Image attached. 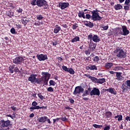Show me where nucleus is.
Wrapping results in <instances>:
<instances>
[{"label":"nucleus","instance_id":"obj_13","mask_svg":"<svg viewBox=\"0 0 130 130\" xmlns=\"http://www.w3.org/2000/svg\"><path fill=\"white\" fill-rule=\"evenodd\" d=\"M36 77H37V74H31L30 77H28V81L32 83H36V80L37 79Z\"/></svg>","mask_w":130,"mask_h":130},{"label":"nucleus","instance_id":"obj_56","mask_svg":"<svg viewBox=\"0 0 130 130\" xmlns=\"http://www.w3.org/2000/svg\"><path fill=\"white\" fill-rule=\"evenodd\" d=\"M124 10H125V11H128V10H129V6H125L124 7Z\"/></svg>","mask_w":130,"mask_h":130},{"label":"nucleus","instance_id":"obj_24","mask_svg":"<svg viewBox=\"0 0 130 130\" xmlns=\"http://www.w3.org/2000/svg\"><path fill=\"white\" fill-rule=\"evenodd\" d=\"M112 66H113L112 62H108L105 64V68L107 69H111Z\"/></svg>","mask_w":130,"mask_h":130},{"label":"nucleus","instance_id":"obj_41","mask_svg":"<svg viewBox=\"0 0 130 130\" xmlns=\"http://www.w3.org/2000/svg\"><path fill=\"white\" fill-rule=\"evenodd\" d=\"M37 95H38L39 98H40V99L41 100H43V99H44V96H43V95H42V94H41V92H39V93H38Z\"/></svg>","mask_w":130,"mask_h":130},{"label":"nucleus","instance_id":"obj_64","mask_svg":"<svg viewBox=\"0 0 130 130\" xmlns=\"http://www.w3.org/2000/svg\"><path fill=\"white\" fill-rule=\"evenodd\" d=\"M108 36H111L112 35V33L111 32V30H110L108 33H107Z\"/></svg>","mask_w":130,"mask_h":130},{"label":"nucleus","instance_id":"obj_8","mask_svg":"<svg viewBox=\"0 0 130 130\" xmlns=\"http://www.w3.org/2000/svg\"><path fill=\"white\" fill-rule=\"evenodd\" d=\"M24 61V58L22 56H17L13 59V62L15 64H21Z\"/></svg>","mask_w":130,"mask_h":130},{"label":"nucleus","instance_id":"obj_2","mask_svg":"<svg viewBox=\"0 0 130 130\" xmlns=\"http://www.w3.org/2000/svg\"><path fill=\"white\" fill-rule=\"evenodd\" d=\"M92 16L89 14H87L85 15L86 19H92V21H101L102 20V17L99 15V14L98 13V10H93L92 11H91Z\"/></svg>","mask_w":130,"mask_h":130},{"label":"nucleus","instance_id":"obj_12","mask_svg":"<svg viewBox=\"0 0 130 130\" xmlns=\"http://www.w3.org/2000/svg\"><path fill=\"white\" fill-rule=\"evenodd\" d=\"M122 33L121 35H123L124 36H126V35H128L129 34V30L127 29V27L124 25L122 26Z\"/></svg>","mask_w":130,"mask_h":130},{"label":"nucleus","instance_id":"obj_23","mask_svg":"<svg viewBox=\"0 0 130 130\" xmlns=\"http://www.w3.org/2000/svg\"><path fill=\"white\" fill-rule=\"evenodd\" d=\"M114 8L115 11H119V10H121L122 9V6L119 4H118L114 5Z\"/></svg>","mask_w":130,"mask_h":130},{"label":"nucleus","instance_id":"obj_48","mask_svg":"<svg viewBox=\"0 0 130 130\" xmlns=\"http://www.w3.org/2000/svg\"><path fill=\"white\" fill-rule=\"evenodd\" d=\"M47 90L48 92H52L54 91L53 88L51 87H49V88H47Z\"/></svg>","mask_w":130,"mask_h":130},{"label":"nucleus","instance_id":"obj_43","mask_svg":"<svg viewBox=\"0 0 130 130\" xmlns=\"http://www.w3.org/2000/svg\"><path fill=\"white\" fill-rule=\"evenodd\" d=\"M121 70H122V67H116L114 68V71H120Z\"/></svg>","mask_w":130,"mask_h":130},{"label":"nucleus","instance_id":"obj_47","mask_svg":"<svg viewBox=\"0 0 130 130\" xmlns=\"http://www.w3.org/2000/svg\"><path fill=\"white\" fill-rule=\"evenodd\" d=\"M62 69L65 72H68L69 70V68H68V67H67V66H62Z\"/></svg>","mask_w":130,"mask_h":130},{"label":"nucleus","instance_id":"obj_46","mask_svg":"<svg viewBox=\"0 0 130 130\" xmlns=\"http://www.w3.org/2000/svg\"><path fill=\"white\" fill-rule=\"evenodd\" d=\"M13 11L10 10L9 11H7V16H8V17H12V16H13V15H12V13L11 12H12Z\"/></svg>","mask_w":130,"mask_h":130},{"label":"nucleus","instance_id":"obj_19","mask_svg":"<svg viewBox=\"0 0 130 130\" xmlns=\"http://www.w3.org/2000/svg\"><path fill=\"white\" fill-rule=\"evenodd\" d=\"M121 88L122 89L123 93H124V92H125V91H128V90H129V88L126 84H125H125L123 83L121 85Z\"/></svg>","mask_w":130,"mask_h":130},{"label":"nucleus","instance_id":"obj_16","mask_svg":"<svg viewBox=\"0 0 130 130\" xmlns=\"http://www.w3.org/2000/svg\"><path fill=\"white\" fill-rule=\"evenodd\" d=\"M122 33V29L121 28L119 27H116L114 30V36H118L119 34L121 35Z\"/></svg>","mask_w":130,"mask_h":130},{"label":"nucleus","instance_id":"obj_7","mask_svg":"<svg viewBox=\"0 0 130 130\" xmlns=\"http://www.w3.org/2000/svg\"><path fill=\"white\" fill-rule=\"evenodd\" d=\"M37 6L40 8H41V7H48V4L45 0H37Z\"/></svg>","mask_w":130,"mask_h":130},{"label":"nucleus","instance_id":"obj_27","mask_svg":"<svg viewBox=\"0 0 130 130\" xmlns=\"http://www.w3.org/2000/svg\"><path fill=\"white\" fill-rule=\"evenodd\" d=\"M78 17L79 18H83V19H85L86 17L85 16V13H84V12H81L79 11L78 13Z\"/></svg>","mask_w":130,"mask_h":130},{"label":"nucleus","instance_id":"obj_32","mask_svg":"<svg viewBox=\"0 0 130 130\" xmlns=\"http://www.w3.org/2000/svg\"><path fill=\"white\" fill-rule=\"evenodd\" d=\"M67 73H70L71 75H74V74H75V71H74V69H73V68H69L68 71H67Z\"/></svg>","mask_w":130,"mask_h":130},{"label":"nucleus","instance_id":"obj_57","mask_svg":"<svg viewBox=\"0 0 130 130\" xmlns=\"http://www.w3.org/2000/svg\"><path fill=\"white\" fill-rule=\"evenodd\" d=\"M11 108L12 110H13V111H16V110H17V108L15 106H12L11 107Z\"/></svg>","mask_w":130,"mask_h":130},{"label":"nucleus","instance_id":"obj_34","mask_svg":"<svg viewBox=\"0 0 130 130\" xmlns=\"http://www.w3.org/2000/svg\"><path fill=\"white\" fill-rule=\"evenodd\" d=\"M36 18H37V20H42L43 19V18H44L43 16H42V15L41 14H38L36 16Z\"/></svg>","mask_w":130,"mask_h":130},{"label":"nucleus","instance_id":"obj_18","mask_svg":"<svg viewBox=\"0 0 130 130\" xmlns=\"http://www.w3.org/2000/svg\"><path fill=\"white\" fill-rule=\"evenodd\" d=\"M86 69L88 70H90V71H97V70H98L97 66L95 64H90L86 67Z\"/></svg>","mask_w":130,"mask_h":130},{"label":"nucleus","instance_id":"obj_11","mask_svg":"<svg viewBox=\"0 0 130 130\" xmlns=\"http://www.w3.org/2000/svg\"><path fill=\"white\" fill-rule=\"evenodd\" d=\"M36 57L39 59L40 61L46 60L48 59L47 55H44L43 54H37Z\"/></svg>","mask_w":130,"mask_h":130},{"label":"nucleus","instance_id":"obj_22","mask_svg":"<svg viewBox=\"0 0 130 130\" xmlns=\"http://www.w3.org/2000/svg\"><path fill=\"white\" fill-rule=\"evenodd\" d=\"M116 77L117 78V80L118 81H121L122 80V73L121 72H116Z\"/></svg>","mask_w":130,"mask_h":130},{"label":"nucleus","instance_id":"obj_45","mask_svg":"<svg viewBox=\"0 0 130 130\" xmlns=\"http://www.w3.org/2000/svg\"><path fill=\"white\" fill-rule=\"evenodd\" d=\"M79 26H78V24L77 23H75L72 25V29H73V30H76V29H77V28Z\"/></svg>","mask_w":130,"mask_h":130},{"label":"nucleus","instance_id":"obj_40","mask_svg":"<svg viewBox=\"0 0 130 130\" xmlns=\"http://www.w3.org/2000/svg\"><path fill=\"white\" fill-rule=\"evenodd\" d=\"M101 28H102L104 30H108V28H109V26L108 25L104 26V25H102L101 26Z\"/></svg>","mask_w":130,"mask_h":130},{"label":"nucleus","instance_id":"obj_4","mask_svg":"<svg viewBox=\"0 0 130 130\" xmlns=\"http://www.w3.org/2000/svg\"><path fill=\"white\" fill-rule=\"evenodd\" d=\"M88 40H90V42H100V38L97 35H92V34H89L87 37Z\"/></svg>","mask_w":130,"mask_h":130},{"label":"nucleus","instance_id":"obj_50","mask_svg":"<svg viewBox=\"0 0 130 130\" xmlns=\"http://www.w3.org/2000/svg\"><path fill=\"white\" fill-rule=\"evenodd\" d=\"M10 32L12 34H16V29L14 28H12L10 30Z\"/></svg>","mask_w":130,"mask_h":130},{"label":"nucleus","instance_id":"obj_30","mask_svg":"<svg viewBox=\"0 0 130 130\" xmlns=\"http://www.w3.org/2000/svg\"><path fill=\"white\" fill-rule=\"evenodd\" d=\"M105 82H106V80L105 79V78H101L99 79L98 81V84H104V83H105Z\"/></svg>","mask_w":130,"mask_h":130},{"label":"nucleus","instance_id":"obj_51","mask_svg":"<svg viewBox=\"0 0 130 130\" xmlns=\"http://www.w3.org/2000/svg\"><path fill=\"white\" fill-rule=\"evenodd\" d=\"M125 85H127V86H128V87L130 88V80L126 81Z\"/></svg>","mask_w":130,"mask_h":130},{"label":"nucleus","instance_id":"obj_21","mask_svg":"<svg viewBox=\"0 0 130 130\" xmlns=\"http://www.w3.org/2000/svg\"><path fill=\"white\" fill-rule=\"evenodd\" d=\"M46 119H47V116H44L39 117L38 119V121L39 122H42V123H44L46 121Z\"/></svg>","mask_w":130,"mask_h":130},{"label":"nucleus","instance_id":"obj_52","mask_svg":"<svg viewBox=\"0 0 130 130\" xmlns=\"http://www.w3.org/2000/svg\"><path fill=\"white\" fill-rule=\"evenodd\" d=\"M60 119L61 120H62V121H66L68 120V119L66 117H62L60 118Z\"/></svg>","mask_w":130,"mask_h":130},{"label":"nucleus","instance_id":"obj_28","mask_svg":"<svg viewBox=\"0 0 130 130\" xmlns=\"http://www.w3.org/2000/svg\"><path fill=\"white\" fill-rule=\"evenodd\" d=\"M112 116V113L110 111H108L105 113V117L106 118H110Z\"/></svg>","mask_w":130,"mask_h":130},{"label":"nucleus","instance_id":"obj_59","mask_svg":"<svg viewBox=\"0 0 130 130\" xmlns=\"http://www.w3.org/2000/svg\"><path fill=\"white\" fill-rule=\"evenodd\" d=\"M35 26H39L41 25V22L40 21H38V22H35Z\"/></svg>","mask_w":130,"mask_h":130},{"label":"nucleus","instance_id":"obj_37","mask_svg":"<svg viewBox=\"0 0 130 130\" xmlns=\"http://www.w3.org/2000/svg\"><path fill=\"white\" fill-rule=\"evenodd\" d=\"M56 83L54 82L53 80H51L49 81V86H55Z\"/></svg>","mask_w":130,"mask_h":130},{"label":"nucleus","instance_id":"obj_31","mask_svg":"<svg viewBox=\"0 0 130 130\" xmlns=\"http://www.w3.org/2000/svg\"><path fill=\"white\" fill-rule=\"evenodd\" d=\"M115 118H118V121H121L122 120V115H117L115 116Z\"/></svg>","mask_w":130,"mask_h":130},{"label":"nucleus","instance_id":"obj_58","mask_svg":"<svg viewBox=\"0 0 130 130\" xmlns=\"http://www.w3.org/2000/svg\"><path fill=\"white\" fill-rule=\"evenodd\" d=\"M69 100L70 103H72V104L75 103V101L74 100V99H69Z\"/></svg>","mask_w":130,"mask_h":130},{"label":"nucleus","instance_id":"obj_33","mask_svg":"<svg viewBox=\"0 0 130 130\" xmlns=\"http://www.w3.org/2000/svg\"><path fill=\"white\" fill-rule=\"evenodd\" d=\"M92 126H93V127H95V128H101L102 127H103V125H98L97 124H93L92 125Z\"/></svg>","mask_w":130,"mask_h":130},{"label":"nucleus","instance_id":"obj_49","mask_svg":"<svg viewBox=\"0 0 130 130\" xmlns=\"http://www.w3.org/2000/svg\"><path fill=\"white\" fill-rule=\"evenodd\" d=\"M14 72H15V73H20V70H19L18 67H14Z\"/></svg>","mask_w":130,"mask_h":130},{"label":"nucleus","instance_id":"obj_29","mask_svg":"<svg viewBox=\"0 0 130 130\" xmlns=\"http://www.w3.org/2000/svg\"><path fill=\"white\" fill-rule=\"evenodd\" d=\"M77 41H80V37L78 36L75 37L71 40V42H72V43L77 42Z\"/></svg>","mask_w":130,"mask_h":130},{"label":"nucleus","instance_id":"obj_6","mask_svg":"<svg viewBox=\"0 0 130 130\" xmlns=\"http://www.w3.org/2000/svg\"><path fill=\"white\" fill-rule=\"evenodd\" d=\"M9 126H12L11 120H7L5 121L4 119L1 120L0 127H1V128H3V127H9Z\"/></svg>","mask_w":130,"mask_h":130},{"label":"nucleus","instance_id":"obj_63","mask_svg":"<svg viewBox=\"0 0 130 130\" xmlns=\"http://www.w3.org/2000/svg\"><path fill=\"white\" fill-rule=\"evenodd\" d=\"M130 3V0H125V5H128V4Z\"/></svg>","mask_w":130,"mask_h":130},{"label":"nucleus","instance_id":"obj_61","mask_svg":"<svg viewBox=\"0 0 130 130\" xmlns=\"http://www.w3.org/2000/svg\"><path fill=\"white\" fill-rule=\"evenodd\" d=\"M16 11L18 13H22V12H23V9L19 8L18 10L17 9Z\"/></svg>","mask_w":130,"mask_h":130},{"label":"nucleus","instance_id":"obj_44","mask_svg":"<svg viewBox=\"0 0 130 130\" xmlns=\"http://www.w3.org/2000/svg\"><path fill=\"white\" fill-rule=\"evenodd\" d=\"M37 108H39V107L31 106V107L29 108V110H30V111L32 112L34 110H35V109H37Z\"/></svg>","mask_w":130,"mask_h":130},{"label":"nucleus","instance_id":"obj_54","mask_svg":"<svg viewBox=\"0 0 130 130\" xmlns=\"http://www.w3.org/2000/svg\"><path fill=\"white\" fill-rule=\"evenodd\" d=\"M91 52H92V51H90V50H89V51L86 50V51H85V54H86V55H90Z\"/></svg>","mask_w":130,"mask_h":130},{"label":"nucleus","instance_id":"obj_14","mask_svg":"<svg viewBox=\"0 0 130 130\" xmlns=\"http://www.w3.org/2000/svg\"><path fill=\"white\" fill-rule=\"evenodd\" d=\"M97 46V44L93 42H90V44L88 48L90 51H93L96 49V47Z\"/></svg>","mask_w":130,"mask_h":130},{"label":"nucleus","instance_id":"obj_36","mask_svg":"<svg viewBox=\"0 0 130 130\" xmlns=\"http://www.w3.org/2000/svg\"><path fill=\"white\" fill-rule=\"evenodd\" d=\"M28 20L26 19H23L21 20L22 24L24 25V26H26L27 25V23H28Z\"/></svg>","mask_w":130,"mask_h":130},{"label":"nucleus","instance_id":"obj_39","mask_svg":"<svg viewBox=\"0 0 130 130\" xmlns=\"http://www.w3.org/2000/svg\"><path fill=\"white\" fill-rule=\"evenodd\" d=\"M88 95H89V91L87 90H85L82 94V97H86V96H88Z\"/></svg>","mask_w":130,"mask_h":130},{"label":"nucleus","instance_id":"obj_17","mask_svg":"<svg viewBox=\"0 0 130 130\" xmlns=\"http://www.w3.org/2000/svg\"><path fill=\"white\" fill-rule=\"evenodd\" d=\"M104 91H107V92H109V93H111V94H113V95H116L117 94L116 90L112 87H110L109 89H104Z\"/></svg>","mask_w":130,"mask_h":130},{"label":"nucleus","instance_id":"obj_38","mask_svg":"<svg viewBox=\"0 0 130 130\" xmlns=\"http://www.w3.org/2000/svg\"><path fill=\"white\" fill-rule=\"evenodd\" d=\"M87 27H89V28H93V27H94V23L91 22V21H88Z\"/></svg>","mask_w":130,"mask_h":130},{"label":"nucleus","instance_id":"obj_42","mask_svg":"<svg viewBox=\"0 0 130 130\" xmlns=\"http://www.w3.org/2000/svg\"><path fill=\"white\" fill-rule=\"evenodd\" d=\"M93 61H94V62L99 61V57L98 56H96L93 58Z\"/></svg>","mask_w":130,"mask_h":130},{"label":"nucleus","instance_id":"obj_60","mask_svg":"<svg viewBox=\"0 0 130 130\" xmlns=\"http://www.w3.org/2000/svg\"><path fill=\"white\" fill-rule=\"evenodd\" d=\"M61 26H62V27H63V28H68V25H67V24H62L61 25Z\"/></svg>","mask_w":130,"mask_h":130},{"label":"nucleus","instance_id":"obj_62","mask_svg":"<svg viewBox=\"0 0 130 130\" xmlns=\"http://www.w3.org/2000/svg\"><path fill=\"white\" fill-rule=\"evenodd\" d=\"M125 120H127V121H130V117L128 116H127L125 117Z\"/></svg>","mask_w":130,"mask_h":130},{"label":"nucleus","instance_id":"obj_53","mask_svg":"<svg viewBox=\"0 0 130 130\" xmlns=\"http://www.w3.org/2000/svg\"><path fill=\"white\" fill-rule=\"evenodd\" d=\"M59 119H60V118H57L56 119H53V123H55L56 121L58 122V120H59Z\"/></svg>","mask_w":130,"mask_h":130},{"label":"nucleus","instance_id":"obj_1","mask_svg":"<svg viewBox=\"0 0 130 130\" xmlns=\"http://www.w3.org/2000/svg\"><path fill=\"white\" fill-rule=\"evenodd\" d=\"M41 75L43 76L40 78H37L36 83L37 84H42L43 82L44 85L47 86L48 85V81L50 79V77H51V74L48 72H42Z\"/></svg>","mask_w":130,"mask_h":130},{"label":"nucleus","instance_id":"obj_9","mask_svg":"<svg viewBox=\"0 0 130 130\" xmlns=\"http://www.w3.org/2000/svg\"><path fill=\"white\" fill-rule=\"evenodd\" d=\"M70 6V3L69 2H60L58 4V8H60L61 10H64Z\"/></svg>","mask_w":130,"mask_h":130},{"label":"nucleus","instance_id":"obj_35","mask_svg":"<svg viewBox=\"0 0 130 130\" xmlns=\"http://www.w3.org/2000/svg\"><path fill=\"white\" fill-rule=\"evenodd\" d=\"M30 5L32 6H37V0H31Z\"/></svg>","mask_w":130,"mask_h":130},{"label":"nucleus","instance_id":"obj_20","mask_svg":"<svg viewBox=\"0 0 130 130\" xmlns=\"http://www.w3.org/2000/svg\"><path fill=\"white\" fill-rule=\"evenodd\" d=\"M61 30V28L60 27V26H59V25L57 24L55 26V28H54L53 32L54 34H57V33H58V32H59Z\"/></svg>","mask_w":130,"mask_h":130},{"label":"nucleus","instance_id":"obj_55","mask_svg":"<svg viewBox=\"0 0 130 130\" xmlns=\"http://www.w3.org/2000/svg\"><path fill=\"white\" fill-rule=\"evenodd\" d=\"M110 125H107L105 126L104 128V130H110Z\"/></svg>","mask_w":130,"mask_h":130},{"label":"nucleus","instance_id":"obj_25","mask_svg":"<svg viewBox=\"0 0 130 130\" xmlns=\"http://www.w3.org/2000/svg\"><path fill=\"white\" fill-rule=\"evenodd\" d=\"M15 69V64L11 65L9 66L8 70L10 74H13L14 73V70Z\"/></svg>","mask_w":130,"mask_h":130},{"label":"nucleus","instance_id":"obj_26","mask_svg":"<svg viewBox=\"0 0 130 130\" xmlns=\"http://www.w3.org/2000/svg\"><path fill=\"white\" fill-rule=\"evenodd\" d=\"M85 77H87V78H89V79H90V80L94 83L95 81V79L96 78L95 77L91 76L90 75L88 74H84Z\"/></svg>","mask_w":130,"mask_h":130},{"label":"nucleus","instance_id":"obj_10","mask_svg":"<svg viewBox=\"0 0 130 130\" xmlns=\"http://www.w3.org/2000/svg\"><path fill=\"white\" fill-rule=\"evenodd\" d=\"M90 96H93V95H94V96H100V90L98 88L94 87L90 91Z\"/></svg>","mask_w":130,"mask_h":130},{"label":"nucleus","instance_id":"obj_15","mask_svg":"<svg viewBox=\"0 0 130 130\" xmlns=\"http://www.w3.org/2000/svg\"><path fill=\"white\" fill-rule=\"evenodd\" d=\"M31 105H32V106H33V107H39V108H37V109H47V106H43L42 107H40L39 106H37V105H38V103H37V102H36L35 101H34L32 103Z\"/></svg>","mask_w":130,"mask_h":130},{"label":"nucleus","instance_id":"obj_3","mask_svg":"<svg viewBox=\"0 0 130 130\" xmlns=\"http://www.w3.org/2000/svg\"><path fill=\"white\" fill-rule=\"evenodd\" d=\"M114 52L117 54L116 56L119 58H125L126 56V52H124L121 47H116Z\"/></svg>","mask_w":130,"mask_h":130},{"label":"nucleus","instance_id":"obj_5","mask_svg":"<svg viewBox=\"0 0 130 130\" xmlns=\"http://www.w3.org/2000/svg\"><path fill=\"white\" fill-rule=\"evenodd\" d=\"M84 91H85V89L82 87L81 86H78L75 88L73 94V95H75V96H78L80 97L79 95H81V93H84Z\"/></svg>","mask_w":130,"mask_h":130}]
</instances>
